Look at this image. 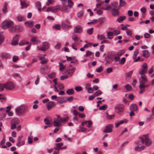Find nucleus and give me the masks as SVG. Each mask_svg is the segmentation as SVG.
<instances>
[{
    "mask_svg": "<svg viewBox=\"0 0 154 154\" xmlns=\"http://www.w3.org/2000/svg\"><path fill=\"white\" fill-rule=\"evenodd\" d=\"M125 58L123 57V58H122L121 60H120V61H119V63L120 64L122 65V64H123L125 63Z\"/></svg>",
    "mask_w": 154,
    "mask_h": 154,
    "instance_id": "43",
    "label": "nucleus"
},
{
    "mask_svg": "<svg viewBox=\"0 0 154 154\" xmlns=\"http://www.w3.org/2000/svg\"><path fill=\"white\" fill-rule=\"evenodd\" d=\"M7 3L6 2H5L3 6V7L2 9V11L3 12L5 13H6L7 12Z\"/></svg>",
    "mask_w": 154,
    "mask_h": 154,
    "instance_id": "39",
    "label": "nucleus"
},
{
    "mask_svg": "<svg viewBox=\"0 0 154 154\" xmlns=\"http://www.w3.org/2000/svg\"><path fill=\"white\" fill-rule=\"evenodd\" d=\"M139 81L140 83L139 85H141L144 84L147 82L148 81V80L145 75H142L139 78Z\"/></svg>",
    "mask_w": 154,
    "mask_h": 154,
    "instance_id": "9",
    "label": "nucleus"
},
{
    "mask_svg": "<svg viewBox=\"0 0 154 154\" xmlns=\"http://www.w3.org/2000/svg\"><path fill=\"white\" fill-rule=\"evenodd\" d=\"M48 69V67L47 66L41 67L40 68V71L43 74L47 73L48 72V71L47 70Z\"/></svg>",
    "mask_w": 154,
    "mask_h": 154,
    "instance_id": "15",
    "label": "nucleus"
},
{
    "mask_svg": "<svg viewBox=\"0 0 154 154\" xmlns=\"http://www.w3.org/2000/svg\"><path fill=\"white\" fill-rule=\"evenodd\" d=\"M17 32H20L23 30V28L22 27L20 26H17Z\"/></svg>",
    "mask_w": 154,
    "mask_h": 154,
    "instance_id": "54",
    "label": "nucleus"
},
{
    "mask_svg": "<svg viewBox=\"0 0 154 154\" xmlns=\"http://www.w3.org/2000/svg\"><path fill=\"white\" fill-rule=\"evenodd\" d=\"M136 144L138 145L136 146L135 148V150L136 151H140L141 150H143L144 149L145 147L144 146H139V142L138 141H137L135 142Z\"/></svg>",
    "mask_w": 154,
    "mask_h": 154,
    "instance_id": "12",
    "label": "nucleus"
},
{
    "mask_svg": "<svg viewBox=\"0 0 154 154\" xmlns=\"http://www.w3.org/2000/svg\"><path fill=\"white\" fill-rule=\"evenodd\" d=\"M55 106V103L53 101H50L46 104V106L48 110L51 109L52 107L54 106Z\"/></svg>",
    "mask_w": 154,
    "mask_h": 154,
    "instance_id": "14",
    "label": "nucleus"
},
{
    "mask_svg": "<svg viewBox=\"0 0 154 154\" xmlns=\"http://www.w3.org/2000/svg\"><path fill=\"white\" fill-rule=\"evenodd\" d=\"M17 26H13L11 29H10V31L11 32H17Z\"/></svg>",
    "mask_w": 154,
    "mask_h": 154,
    "instance_id": "48",
    "label": "nucleus"
},
{
    "mask_svg": "<svg viewBox=\"0 0 154 154\" xmlns=\"http://www.w3.org/2000/svg\"><path fill=\"white\" fill-rule=\"evenodd\" d=\"M20 2L21 5V7L20 8L21 9H23L27 7V5L25 3L24 1H22V0H20Z\"/></svg>",
    "mask_w": 154,
    "mask_h": 154,
    "instance_id": "27",
    "label": "nucleus"
},
{
    "mask_svg": "<svg viewBox=\"0 0 154 154\" xmlns=\"http://www.w3.org/2000/svg\"><path fill=\"white\" fill-rule=\"evenodd\" d=\"M97 21H98L97 20L94 19L91 22H88V24H94L96 23L97 22Z\"/></svg>",
    "mask_w": 154,
    "mask_h": 154,
    "instance_id": "60",
    "label": "nucleus"
},
{
    "mask_svg": "<svg viewBox=\"0 0 154 154\" xmlns=\"http://www.w3.org/2000/svg\"><path fill=\"white\" fill-rule=\"evenodd\" d=\"M29 42L28 41H26V40H23L20 41L19 43V45L21 46L25 44H28Z\"/></svg>",
    "mask_w": 154,
    "mask_h": 154,
    "instance_id": "37",
    "label": "nucleus"
},
{
    "mask_svg": "<svg viewBox=\"0 0 154 154\" xmlns=\"http://www.w3.org/2000/svg\"><path fill=\"white\" fill-rule=\"evenodd\" d=\"M125 109L124 105L122 104H118L114 107V110L115 112L119 114H121Z\"/></svg>",
    "mask_w": 154,
    "mask_h": 154,
    "instance_id": "3",
    "label": "nucleus"
},
{
    "mask_svg": "<svg viewBox=\"0 0 154 154\" xmlns=\"http://www.w3.org/2000/svg\"><path fill=\"white\" fill-rule=\"evenodd\" d=\"M25 144L24 140H22V141H19L17 143L16 145L18 147H20L21 146Z\"/></svg>",
    "mask_w": 154,
    "mask_h": 154,
    "instance_id": "36",
    "label": "nucleus"
},
{
    "mask_svg": "<svg viewBox=\"0 0 154 154\" xmlns=\"http://www.w3.org/2000/svg\"><path fill=\"white\" fill-rule=\"evenodd\" d=\"M97 38L98 39L101 40L102 39H105L106 38V37L104 35L101 34L98 35L97 36Z\"/></svg>",
    "mask_w": 154,
    "mask_h": 154,
    "instance_id": "35",
    "label": "nucleus"
},
{
    "mask_svg": "<svg viewBox=\"0 0 154 154\" xmlns=\"http://www.w3.org/2000/svg\"><path fill=\"white\" fill-rule=\"evenodd\" d=\"M139 52V50L138 49H137L134 52L133 56V59H135L136 58Z\"/></svg>",
    "mask_w": 154,
    "mask_h": 154,
    "instance_id": "38",
    "label": "nucleus"
},
{
    "mask_svg": "<svg viewBox=\"0 0 154 154\" xmlns=\"http://www.w3.org/2000/svg\"><path fill=\"white\" fill-rule=\"evenodd\" d=\"M54 2L53 0H48V1L46 2V5L48 6L50 4H52Z\"/></svg>",
    "mask_w": 154,
    "mask_h": 154,
    "instance_id": "58",
    "label": "nucleus"
},
{
    "mask_svg": "<svg viewBox=\"0 0 154 154\" xmlns=\"http://www.w3.org/2000/svg\"><path fill=\"white\" fill-rule=\"evenodd\" d=\"M102 94V92L100 90H98L96 92H95L93 94L94 95V96L96 97L99 96L101 95Z\"/></svg>",
    "mask_w": 154,
    "mask_h": 154,
    "instance_id": "33",
    "label": "nucleus"
},
{
    "mask_svg": "<svg viewBox=\"0 0 154 154\" xmlns=\"http://www.w3.org/2000/svg\"><path fill=\"white\" fill-rule=\"evenodd\" d=\"M75 69V68L74 67H72L71 69H69V72L68 73L69 75L70 76H71L74 73Z\"/></svg>",
    "mask_w": 154,
    "mask_h": 154,
    "instance_id": "25",
    "label": "nucleus"
},
{
    "mask_svg": "<svg viewBox=\"0 0 154 154\" xmlns=\"http://www.w3.org/2000/svg\"><path fill=\"white\" fill-rule=\"evenodd\" d=\"M4 40V35L0 34V45L3 43Z\"/></svg>",
    "mask_w": 154,
    "mask_h": 154,
    "instance_id": "47",
    "label": "nucleus"
},
{
    "mask_svg": "<svg viewBox=\"0 0 154 154\" xmlns=\"http://www.w3.org/2000/svg\"><path fill=\"white\" fill-rule=\"evenodd\" d=\"M5 89L7 90H11L15 88V84L12 82H8L5 83Z\"/></svg>",
    "mask_w": 154,
    "mask_h": 154,
    "instance_id": "6",
    "label": "nucleus"
},
{
    "mask_svg": "<svg viewBox=\"0 0 154 154\" xmlns=\"http://www.w3.org/2000/svg\"><path fill=\"white\" fill-rule=\"evenodd\" d=\"M93 54V53L91 52V51H87L86 52V54L85 55V56L86 57H87L91 55V54Z\"/></svg>",
    "mask_w": 154,
    "mask_h": 154,
    "instance_id": "52",
    "label": "nucleus"
},
{
    "mask_svg": "<svg viewBox=\"0 0 154 154\" xmlns=\"http://www.w3.org/2000/svg\"><path fill=\"white\" fill-rule=\"evenodd\" d=\"M62 27L64 29H66L71 27V26L70 25L66 24L65 22H63L62 23Z\"/></svg>",
    "mask_w": 154,
    "mask_h": 154,
    "instance_id": "29",
    "label": "nucleus"
},
{
    "mask_svg": "<svg viewBox=\"0 0 154 154\" xmlns=\"http://www.w3.org/2000/svg\"><path fill=\"white\" fill-rule=\"evenodd\" d=\"M139 138L143 144H144L145 142V145L146 146H149L152 143V141L149 139L148 134L143 135L142 137H140Z\"/></svg>",
    "mask_w": 154,
    "mask_h": 154,
    "instance_id": "1",
    "label": "nucleus"
},
{
    "mask_svg": "<svg viewBox=\"0 0 154 154\" xmlns=\"http://www.w3.org/2000/svg\"><path fill=\"white\" fill-rule=\"evenodd\" d=\"M59 64L60 65L59 70L60 71H61L65 68V66L63 65L62 63H59Z\"/></svg>",
    "mask_w": 154,
    "mask_h": 154,
    "instance_id": "41",
    "label": "nucleus"
},
{
    "mask_svg": "<svg viewBox=\"0 0 154 154\" xmlns=\"http://www.w3.org/2000/svg\"><path fill=\"white\" fill-rule=\"evenodd\" d=\"M75 89L77 91H80L82 90V88L80 86L75 87Z\"/></svg>",
    "mask_w": 154,
    "mask_h": 154,
    "instance_id": "50",
    "label": "nucleus"
},
{
    "mask_svg": "<svg viewBox=\"0 0 154 154\" xmlns=\"http://www.w3.org/2000/svg\"><path fill=\"white\" fill-rule=\"evenodd\" d=\"M72 39L75 41V42H76L77 41H78L79 40V38L77 37V36L74 35L72 37Z\"/></svg>",
    "mask_w": 154,
    "mask_h": 154,
    "instance_id": "53",
    "label": "nucleus"
},
{
    "mask_svg": "<svg viewBox=\"0 0 154 154\" xmlns=\"http://www.w3.org/2000/svg\"><path fill=\"white\" fill-rule=\"evenodd\" d=\"M147 67V64L146 63H143L142 66V68L139 72L140 74L143 75V74L146 73Z\"/></svg>",
    "mask_w": 154,
    "mask_h": 154,
    "instance_id": "8",
    "label": "nucleus"
},
{
    "mask_svg": "<svg viewBox=\"0 0 154 154\" xmlns=\"http://www.w3.org/2000/svg\"><path fill=\"white\" fill-rule=\"evenodd\" d=\"M41 3L40 2L38 1L35 3V6L37 8L41 7Z\"/></svg>",
    "mask_w": 154,
    "mask_h": 154,
    "instance_id": "64",
    "label": "nucleus"
},
{
    "mask_svg": "<svg viewBox=\"0 0 154 154\" xmlns=\"http://www.w3.org/2000/svg\"><path fill=\"white\" fill-rule=\"evenodd\" d=\"M2 56L5 58H7L9 57L8 54L6 53H2L1 54Z\"/></svg>",
    "mask_w": 154,
    "mask_h": 154,
    "instance_id": "57",
    "label": "nucleus"
},
{
    "mask_svg": "<svg viewBox=\"0 0 154 154\" xmlns=\"http://www.w3.org/2000/svg\"><path fill=\"white\" fill-rule=\"evenodd\" d=\"M18 38L17 35H16L12 40L11 44L13 45H15L18 44Z\"/></svg>",
    "mask_w": 154,
    "mask_h": 154,
    "instance_id": "17",
    "label": "nucleus"
},
{
    "mask_svg": "<svg viewBox=\"0 0 154 154\" xmlns=\"http://www.w3.org/2000/svg\"><path fill=\"white\" fill-rule=\"evenodd\" d=\"M53 28H55L56 30H59L61 29L60 25L59 24H57L54 25L53 27Z\"/></svg>",
    "mask_w": 154,
    "mask_h": 154,
    "instance_id": "51",
    "label": "nucleus"
},
{
    "mask_svg": "<svg viewBox=\"0 0 154 154\" xmlns=\"http://www.w3.org/2000/svg\"><path fill=\"white\" fill-rule=\"evenodd\" d=\"M126 5V2L125 0H119V6L122 7Z\"/></svg>",
    "mask_w": 154,
    "mask_h": 154,
    "instance_id": "34",
    "label": "nucleus"
},
{
    "mask_svg": "<svg viewBox=\"0 0 154 154\" xmlns=\"http://www.w3.org/2000/svg\"><path fill=\"white\" fill-rule=\"evenodd\" d=\"M68 5L70 8H71L73 5V2L72 0H68Z\"/></svg>",
    "mask_w": 154,
    "mask_h": 154,
    "instance_id": "40",
    "label": "nucleus"
},
{
    "mask_svg": "<svg viewBox=\"0 0 154 154\" xmlns=\"http://www.w3.org/2000/svg\"><path fill=\"white\" fill-rule=\"evenodd\" d=\"M17 19L18 21L21 22L25 20V18L20 15H18L17 17Z\"/></svg>",
    "mask_w": 154,
    "mask_h": 154,
    "instance_id": "22",
    "label": "nucleus"
},
{
    "mask_svg": "<svg viewBox=\"0 0 154 154\" xmlns=\"http://www.w3.org/2000/svg\"><path fill=\"white\" fill-rule=\"evenodd\" d=\"M82 27L80 25H78L75 27L74 31L75 33H81L82 32Z\"/></svg>",
    "mask_w": 154,
    "mask_h": 154,
    "instance_id": "13",
    "label": "nucleus"
},
{
    "mask_svg": "<svg viewBox=\"0 0 154 154\" xmlns=\"http://www.w3.org/2000/svg\"><path fill=\"white\" fill-rule=\"evenodd\" d=\"M58 87L61 90L63 89L64 88L63 85L62 84H58Z\"/></svg>",
    "mask_w": 154,
    "mask_h": 154,
    "instance_id": "63",
    "label": "nucleus"
},
{
    "mask_svg": "<svg viewBox=\"0 0 154 154\" xmlns=\"http://www.w3.org/2000/svg\"><path fill=\"white\" fill-rule=\"evenodd\" d=\"M143 54L142 56L146 57V58H148L149 57V53L148 50H143L142 51Z\"/></svg>",
    "mask_w": 154,
    "mask_h": 154,
    "instance_id": "20",
    "label": "nucleus"
},
{
    "mask_svg": "<svg viewBox=\"0 0 154 154\" xmlns=\"http://www.w3.org/2000/svg\"><path fill=\"white\" fill-rule=\"evenodd\" d=\"M125 88L127 91H129L131 89V87L130 85L128 84L126 85Z\"/></svg>",
    "mask_w": 154,
    "mask_h": 154,
    "instance_id": "59",
    "label": "nucleus"
},
{
    "mask_svg": "<svg viewBox=\"0 0 154 154\" xmlns=\"http://www.w3.org/2000/svg\"><path fill=\"white\" fill-rule=\"evenodd\" d=\"M66 93L68 95H72L74 94V91L72 89H69L67 90Z\"/></svg>",
    "mask_w": 154,
    "mask_h": 154,
    "instance_id": "31",
    "label": "nucleus"
},
{
    "mask_svg": "<svg viewBox=\"0 0 154 154\" xmlns=\"http://www.w3.org/2000/svg\"><path fill=\"white\" fill-rule=\"evenodd\" d=\"M25 24L26 25L29 27H32L33 26V21H26L25 22Z\"/></svg>",
    "mask_w": 154,
    "mask_h": 154,
    "instance_id": "21",
    "label": "nucleus"
},
{
    "mask_svg": "<svg viewBox=\"0 0 154 154\" xmlns=\"http://www.w3.org/2000/svg\"><path fill=\"white\" fill-rule=\"evenodd\" d=\"M113 32H107V38L109 39H112L113 37Z\"/></svg>",
    "mask_w": 154,
    "mask_h": 154,
    "instance_id": "23",
    "label": "nucleus"
},
{
    "mask_svg": "<svg viewBox=\"0 0 154 154\" xmlns=\"http://www.w3.org/2000/svg\"><path fill=\"white\" fill-rule=\"evenodd\" d=\"M53 125L54 127H60L62 125L61 121L55 118L54 119Z\"/></svg>",
    "mask_w": 154,
    "mask_h": 154,
    "instance_id": "11",
    "label": "nucleus"
},
{
    "mask_svg": "<svg viewBox=\"0 0 154 154\" xmlns=\"http://www.w3.org/2000/svg\"><path fill=\"white\" fill-rule=\"evenodd\" d=\"M42 61L40 62V63L43 64H46L48 61V58L44 59Z\"/></svg>",
    "mask_w": 154,
    "mask_h": 154,
    "instance_id": "45",
    "label": "nucleus"
},
{
    "mask_svg": "<svg viewBox=\"0 0 154 154\" xmlns=\"http://www.w3.org/2000/svg\"><path fill=\"white\" fill-rule=\"evenodd\" d=\"M44 121L45 124L46 125L51 124L52 122V120H49L48 118L45 119Z\"/></svg>",
    "mask_w": 154,
    "mask_h": 154,
    "instance_id": "30",
    "label": "nucleus"
},
{
    "mask_svg": "<svg viewBox=\"0 0 154 154\" xmlns=\"http://www.w3.org/2000/svg\"><path fill=\"white\" fill-rule=\"evenodd\" d=\"M124 50H119L117 53L114 54V58L116 62H118L120 61V57L124 54Z\"/></svg>",
    "mask_w": 154,
    "mask_h": 154,
    "instance_id": "5",
    "label": "nucleus"
},
{
    "mask_svg": "<svg viewBox=\"0 0 154 154\" xmlns=\"http://www.w3.org/2000/svg\"><path fill=\"white\" fill-rule=\"evenodd\" d=\"M69 119L68 116H67L65 118L62 117L60 119L61 122L63 123H65L68 121Z\"/></svg>",
    "mask_w": 154,
    "mask_h": 154,
    "instance_id": "28",
    "label": "nucleus"
},
{
    "mask_svg": "<svg viewBox=\"0 0 154 154\" xmlns=\"http://www.w3.org/2000/svg\"><path fill=\"white\" fill-rule=\"evenodd\" d=\"M60 8V6L59 5H57L55 7H52V12H56Z\"/></svg>",
    "mask_w": 154,
    "mask_h": 154,
    "instance_id": "24",
    "label": "nucleus"
},
{
    "mask_svg": "<svg viewBox=\"0 0 154 154\" xmlns=\"http://www.w3.org/2000/svg\"><path fill=\"white\" fill-rule=\"evenodd\" d=\"M115 115H109L108 113H106V118L108 120H111L113 119L115 117Z\"/></svg>",
    "mask_w": 154,
    "mask_h": 154,
    "instance_id": "26",
    "label": "nucleus"
},
{
    "mask_svg": "<svg viewBox=\"0 0 154 154\" xmlns=\"http://www.w3.org/2000/svg\"><path fill=\"white\" fill-rule=\"evenodd\" d=\"M94 91V89L92 88H88V92L89 93H93Z\"/></svg>",
    "mask_w": 154,
    "mask_h": 154,
    "instance_id": "55",
    "label": "nucleus"
},
{
    "mask_svg": "<svg viewBox=\"0 0 154 154\" xmlns=\"http://www.w3.org/2000/svg\"><path fill=\"white\" fill-rule=\"evenodd\" d=\"M55 73L54 72L51 73L48 75V76L51 79H52L55 77Z\"/></svg>",
    "mask_w": 154,
    "mask_h": 154,
    "instance_id": "44",
    "label": "nucleus"
},
{
    "mask_svg": "<svg viewBox=\"0 0 154 154\" xmlns=\"http://www.w3.org/2000/svg\"><path fill=\"white\" fill-rule=\"evenodd\" d=\"M11 124H14L17 125L19 124L20 121L18 119L15 118L12 120L11 121Z\"/></svg>",
    "mask_w": 154,
    "mask_h": 154,
    "instance_id": "19",
    "label": "nucleus"
},
{
    "mask_svg": "<svg viewBox=\"0 0 154 154\" xmlns=\"http://www.w3.org/2000/svg\"><path fill=\"white\" fill-rule=\"evenodd\" d=\"M28 107L22 105L17 107L16 109V112L17 115H23L27 111Z\"/></svg>",
    "mask_w": 154,
    "mask_h": 154,
    "instance_id": "2",
    "label": "nucleus"
},
{
    "mask_svg": "<svg viewBox=\"0 0 154 154\" xmlns=\"http://www.w3.org/2000/svg\"><path fill=\"white\" fill-rule=\"evenodd\" d=\"M5 89V84H0V91H2L4 90V89Z\"/></svg>",
    "mask_w": 154,
    "mask_h": 154,
    "instance_id": "42",
    "label": "nucleus"
},
{
    "mask_svg": "<svg viewBox=\"0 0 154 154\" xmlns=\"http://www.w3.org/2000/svg\"><path fill=\"white\" fill-rule=\"evenodd\" d=\"M133 71H131L127 73L126 74V76L129 78H130L131 77V76L133 73Z\"/></svg>",
    "mask_w": 154,
    "mask_h": 154,
    "instance_id": "46",
    "label": "nucleus"
},
{
    "mask_svg": "<svg viewBox=\"0 0 154 154\" xmlns=\"http://www.w3.org/2000/svg\"><path fill=\"white\" fill-rule=\"evenodd\" d=\"M112 14L114 16H118L119 14V12L117 9H113L112 10Z\"/></svg>",
    "mask_w": 154,
    "mask_h": 154,
    "instance_id": "18",
    "label": "nucleus"
},
{
    "mask_svg": "<svg viewBox=\"0 0 154 154\" xmlns=\"http://www.w3.org/2000/svg\"><path fill=\"white\" fill-rule=\"evenodd\" d=\"M113 125L112 124H110L106 125L105 129L103 131V132L105 133H110L112 131V128Z\"/></svg>",
    "mask_w": 154,
    "mask_h": 154,
    "instance_id": "10",
    "label": "nucleus"
},
{
    "mask_svg": "<svg viewBox=\"0 0 154 154\" xmlns=\"http://www.w3.org/2000/svg\"><path fill=\"white\" fill-rule=\"evenodd\" d=\"M103 70V67L101 66L100 67H98L96 69V71L98 72H100L102 71Z\"/></svg>",
    "mask_w": 154,
    "mask_h": 154,
    "instance_id": "56",
    "label": "nucleus"
},
{
    "mask_svg": "<svg viewBox=\"0 0 154 154\" xmlns=\"http://www.w3.org/2000/svg\"><path fill=\"white\" fill-rule=\"evenodd\" d=\"M144 36L145 38H149L151 35L149 33H146L144 34Z\"/></svg>",
    "mask_w": 154,
    "mask_h": 154,
    "instance_id": "62",
    "label": "nucleus"
},
{
    "mask_svg": "<svg viewBox=\"0 0 154 154\" xmlns=\"http://www.w3.org/2000/svg\"><path fill=\"white\" fill-rule=\"evenodd\" d=\"M14 24L13 22L11 21L5 20L4 21L1 25V27L4 29H6L12 26Z\"/></svg>",
    "mask_w": 154,
    "mask_h": 154,
    "instance_id": "4",
    "label": "nucleus"
},
{
    "mask_svg": "<svg viewBox=\"0 0 154 154\" xmlns=\"http://www.w3.org/2000/svg\"><path fill=\"white\" fill-rule=\"evenodd\" d=\"M49 47V45L48 42H45L42 44L41 48H38V50L45 51L48 49Z\"/></svg>",
    "mask_w": 154,
    "mask_h": 154,
    "instance_id": "7",
    "label": "nucleus"
},
{
    "mask_svg": "<svg viewBox=\"0 0 154 154\" xmlns=\"http://www.w3.org/2000/svg\"><path fill=\"white\" fill-rule=\"evenodd\" d=\"M93 28L88 29L87 30V33L89 35H91L93 33Z\"/></svg>",
    "mask_w": 154,
    "mask_h": 154,
    "instance_id": "49",
    "label": "nucleus"
},
{
    "mask_svg": "<svg viewBox=\"0 0 154 154\" xmlns=\"http://www.w3.org/2000/svg\"><path fill=\"white\" fill-rule=\"evenodd\" d=\"M126 17L125 16H121L119 17L117 19V20L119 23L122 22L123 20H125Z\"/></svg>",
    "mask_w": 154,
    "mask_h": 154,
    "instance_id": "32",
    "label": "nucleus"
},
{
    "mask_svg": "<svg viewBox=\"0 0 154 154\" xmlns=\"http://www.w3.org/2000/svg\"><path fill=\"white\" fill-rule=\"evenodd\" d=\"M137 106L135 104H133L130 106L129 109L131 111H136L137 109Z\"/></svg>",
    "mask_w": 154,
    "mask_h": 154,
    "instance_id": "16",
    "label": "nucleus"
},
{
    "mask_svg": "<svg viewBox=\"0 0 154 154\" xmlns=\"http://www.w3.org/2000/svg\"><path fill=\"white\" fill-rule=\"evenodd\" d=\"M18 57L17 56H14L13 57V61L14 62H16L18 59Z\"/></svg>",
    "mask_w": 154,
    "mask_h": 154,
    "instance_id": "61",
    "label": "nucleus"
}]
</instances>
